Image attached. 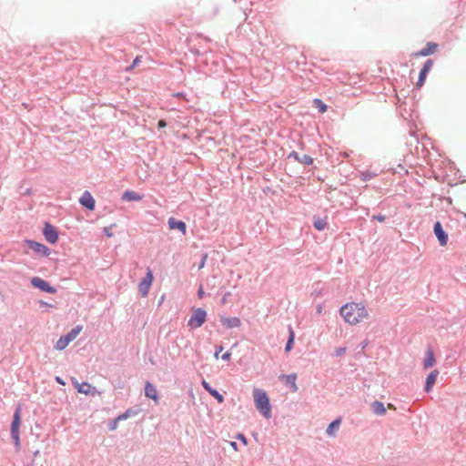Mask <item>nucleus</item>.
Returning <instances> with one entry per match:
<instances>
[{"label":"nucleus","mask_w":466,"mask_h":466,"mask_svg":"<svg viewBox=\"0 0 466 466\" xmlns=\"http://www.w3.org/2000/svg\"><path fill=\"white\" fill-rule=\"evenodd\" d=\"M202 386L208 393H210V390H214L209 386V384L205 380H202Z\"/></svg>","instance_id":"nucleus-32"},{"label":"nucleus","mask_w":466,"mask_h":466,"mask_svg":"<svg viewBox=\"0 0 466 466\" xmlns=\"http://www.w3.org/2000/svg\"><path fill=\"white\" fill-rule=\"evenodd\" d=\"M432 66H433V60L428 59L425 62V64H424V66H423V67L421 68L420 71L424 72L425 75H428V73L431 70Z\"/></svg>","instance_id":"nucleus-26"},{"label":"nucleus","mask_w":466,"mask_h":466,"mask_svg":"<svg viewBox=\"0 0 466 466\" xmlns=\"http://www.w3.org/2000/svg\"><path fill=\"white\" fill-rule=\"evenodd\" d=\"M145 395L147 398L152 399L153 400H155L156 403L158 402L157 390L156 387L152 383H150V382H147L146 383Z\"/></svg>","instance_id":"nucleus-14"},{"label":"nucleus","mask_w":466,"mask_h":466,"mask_svg":"<svg viewBox=\"0 0 466 466\" xmlns=\"http://www.w3.org/2000/svg\"><path fill=\"white\" fill-rule=\"evenodd\" d=\"M340 421H341V420H340V419H338V420H335L334 421H332V422L329 425V427H328V429H327V433H328L329 435H331V436H332V435H334V430H335V429H337V428H339V424H340Z\"/></svg>","instance_id":"nucleus-24"},{"label":"nucleus","mask_w":466,"mask_h":466,"mask_svg":"<svg viewBox=\"0 0 466 466\" xmlns=\"http://www.w3.org/2000/svg\"><path fill=\"white\" fill-rule=\"evenodd\" d=\"M294 339H295V332L292 329V328H289V339H288V342H287V345H286V348H285V350L287 352L291 350V349L293 347Z\"/></svg>","instance_id":"nucleus-23"},{"label":"nucleus","mask_w":466,"mask_h":466,"mask_svg":"<svg viewBox=\"0 0 466 466\" xmlns=\"http://www.w3.org/2000/svg\"><path fill=\"white\" fill-rule=\"evenodd\" d=\"M142 198L139 193L130 190L126 191L122 196V199L126 201H140Z\"/></svg>","instance_id":"nucleus-17"},{"label":"nucleus","mask_w":466,"mask_h":466,"mask_svg":"<svg viewBox=\"0 0 466 466\" xmlns=\"http://www.w3.org/2000/svg\"><path fill=\"white\" fill-rule=\"evenodd\" d=\"M237 438H238V440H240V441H241L245 445H247L248 441H247V439L245 438V436H244V435H242V434H238V435L237 436Z\"/></svg>","instance_id":"nucleus-38"},{"label":"nucleus","mask_w":466,"mask_h":466,"mask_svg":"<svg viewBox=\"0 0 466 466\" xmlns=\"http://www.w3.org/2000/svg\"><path fill=\"white\" fill-rule=\"evenodd\" d=\"M314 104L317 106L320 113H324L328 109V106L320 99H314Z\"/></svg>","instance_id":"nucleus-27"},{"label":"nucleus","mask_w":466,"mask_h":466,"mask_svg":"<svg viewBox=\"0 0 466 466\" xmlns=\"http://www.w3.org/2000/svg\"><path fill=\"white\" fill-rule=\"evenodd\" d=\"M230 446L235 450V451H238V445L235 441H231L230 442Z\"/></svg>","instance_id":"nucleus-42"},{"label":"nucleus","mask_w":466,"mask_h":466,"mask_svg":"<svg viewBox=\"0 0 466 466\" xmlns=\"http://www.w3.org/2000/svg\"><path fill=\"white\" fill-rule=\"evenodd\" d=\"M207 319V312L206 310L198 308L194 309L192 312V316L188 319L187 325L192 329H198L201 327Z\"/></svg>","instance_id":"nucleus-3"},{"label":"nucleus","mask_w":466,"mask_h":466,"mask_svg":"<svg viewBox=\"0 0 466 466\" xmlns=\"http://www.w3.org/2000/svg\"><path fill=\"white\" fill-rule=\"evenodd\" d=\"M439 371L437 370H432L427 377L425 390L429 392L436 382Z\"/></svg>","instance_id":"nucleus-16"},{"label":"nucleus","mask_w":466,"mask_h":466,"mask_svg":"<svg viewBox=\"0 0 466 466\" xmlns=\"http://www.w3.org/2000/svg\"><path fill=\"white\" fill-rule=\"evenodd\" d=\"M435 364V358L432 350L429 349L426 352V358L423 361V367L425 370L432 367Z\"/></svg>","instance_id":"nucleus-19"},{"label":"nucleus","mask_w":466,"mask_h":466,"mask_svg":"<svg viewBox=\"0 0 466 466\" xmlns=\"http://www.w3.org/2000/svg\"><path fill=\"white\" fill-rule=\"evenodd\" d=\"M119 421V420H117V418H116L110 427L111 430H116V427H117V422Z\"/></svg>","instance_id":"nucleus-39"},{"label":"nucleus","mask_w":466,"mask_h":466,"mask_svg":"<svg viewBox=\"0 0 466 466\" xmlns=\"http://www.w3.org/2000/svg\"><path fill=\"white\" fill-rule=\"evenodd\" d=\"M282 379L285 380L287 384H289L293 392H297L299 388L296 383L297 375L295 373L282 376Z\"/></svg>","instance_id":"nucleus-18"},{"label":"nucleus","mask_w":466,"mask_h":466,"mask_svg":"<svg viewBox=\"0 0 466 466\" xmlns=\"http://www.w3.org/2000/svg\"><path fill=\"white\" fill-rule=\"evenodd\" d=\"M253 399L257 410L265 418H271V406L267 392L261 389L253 390Z\"/></svg>","instance_id":"nucleus-2"},{"label":"nucleus","mask_w":466,"mask_h":466,"mask_svg":"<svg viewBox=\"0 0 466 466\" xmlns=\"http://www.w3.org/2000/svg\"><path fill=\"white\" fill-rule=\"evenodd\" d=\"M376 219H378L379 221L382 222L384 221V217L383 216H376L374 217Z\"/></svg>","instance_id":"nucleus-43"},{"label":"nucleus","mask_w":466,"mask_h":466,"mask_svg":"<svg viewBox=\"0 0 466 466\" xmlns=\"http://www.w3.org/2000/svg\"><path fill=\"white\" fill-rule=\"evenodd\" d=\"M207 258H208V255H207V254H205V255L203 256L202 261L200 262V265L198 266V268H199V269H201V268H204L205 263H206V260H207Z\"/></svg>","instance_id":"nucleus-34"},{"label":"nucleus","mask_w":466,"mask_h":466,"mask_svg":"<svg viewBox=\"0 0 466 466\" xmlns=\"http://www.w3.org/2000/svg\"><path fill=\"white\" fill-rule=\"evenodd\" d=\"M176 96H183V94H182V93H177Z\"/></svg>","instance_id":"nucleus-46"},{"label":"nucleus","mask_w":466,"mask_h":466,"mask_svg":"<svg viewBox=\"0 0 466 466\" xmlns=\"http://www.w3.org/2000/svg\"><path fill=\"white\" fill-rule=\"evenodd\" d=\"M157 126H158V127L162 128V127H165L167 126V123H166L165 120L161 119V120L158 121Z\"/></svg>","instance_id":"nucleus-41"},{"label":"nucleus","mask_w":466,"mask_h":466,"mask_svg":"<svg viewBox=\"0 0 466 466\" xmlns=\"http://www.w3.org/2000/svg\"><path fill=\"white\" fill-rule=\"evenodd\" d=\"M230 357H231V353H230V352H228H228H226V353H224V354L221 356L222 360H230Z\"/></svg>","instance_id":"nucleus-37"},{"label":"nucleus","mask_w":466,"mask_h":466,"mask_svg":"<svg viewBox=\"0 0 466 466\" xmlns=\"http://www.w3.org/2000/svg\"><path fill=\"white\" fill-rule=\"evenodd\" d=\"M81 330H82V327L76 326L69 333H67L65 337L66 338V339L69 342H71L78 336V334L80 333Z\"/></svg>","instance_id":"nucleus-21"},{"label":"nucleus","mask_w":466,"mask_h":466,"mask_svg":"<svg viewBox=\"0 0 466 466\" xmlns=\"http://www.w3.org/2000/svg\"><path fill=\"white\" fill-rule=\"evenodd\" d=\"M222 350H223V347L222 346L217 347L216 352H215V358L216 359H218V354L221 353Z\"/></svg>","instance_id":"nucleus-36"},{"label":"nucleus","mask_w":466,"mask_h":466,"mask_svg":"<svg viewBox=\"0 0 466 466\" xmlns=\"http://www.w3.org/2000/svg\"><path fill=\"white\" fill-rule=\"evenodd\" d=\"M31 284L43 291H46L50 294H55L56 292V289L50 286L49 283L38 277H35L31 279Z\"/></svg>","instance_id":"nucleus-6"},{"label":"nucleus","mask_w":466,"mask_h":466,"mask_svg":"<svg viewBox=\"0 0 466 466\" xmlns=\"http://www.w3.org/2000/svg\"><path fill=\"white\" fill-rule=\"evenodd\" d=\"M141 58H142V56H137L134 59V61H133L132 65H131L128 68H127V71H129V70L134 69L136 66H137V65L141 62Z\"/></svg>","instance_id":"nucleus-30"},{"label":"nucleus","mask_w":466,"mask_h":466,"mask_svg":"<svg viewBox=\"0 0 466 466\" xmlns=\"http://www.w3.org/2000/svg\"><path fill=\"white\" fill-rule=\"evenodd\" d=\"M167 223L170 229H178L183 235L187 233V226L185 222L177 220L175 218H170Z\"/></svg>","instance_id":"nucleus-13"},{"label":"nucleus","mask_w":466,"mask_h":466,"mask_svg":"<svg viewBox=\"0 0 466 466\" xmlns=\"http://www.w3.org/2000/svg\"><path fill=\"white\" fill-rule=\"evenodd\" d=\"M21 409H16L15 414H14V420L12 422L11 426V434L15 441L16 442L19 441V427L21 423V418H20Z\"/></svg>","instance_id":"nucleus-7"},{"label":"nucleus","mask_w":466,"mask_h":466,"mask_svg":"<svg viewBox=\"0 0 466 466\" xmlns=\"http://www.w3.org/2000/svg\"><path fill=\"white\" fill-rule=\"evenodd\" d=\"M153 280L154 276L152 270L147 268L146 277L138 284V290L142 297L145 298L148 295Z\"/></svg>","instance_id":"nucleus-4"},{"label":"nucleus","mask_w":466,"mask_h":466,"mask_svg":"<svg viewBox=\"0 0 466 466\" xmlns=\"http://www.w3.org/2000/svg\"><path fill=\"white\" fill-rule=\"evenodd\" d=\"M204 295H205V292L203 290V287L200 286L198 290V298L202 299L204 297Z\"/></svg>","instance_id":"nucleus-35"},{"label":"nucleus","mask_w":466,"mask_h":466,"mask_svg":"<svg viewBox=\"0 0 466 466\" xmlns=\"http://www.w3.org/2000/svg\"><path fill=\"white\" fill-rule=\"evenodd\" d=\"M433 231L439 240L440 245L445 247L448 242V235L442 229L441 224L439 221L434 224Z\"/></svg>","instance_id":"nucleus-10"},{"label":"nucleus","mask_w":466,"mask_h":466,"mask_svg":"<svg viewBox=\"0 0 466 466\" xmlns=\"http://www.w3.org/2000/svg\"><path fill=\"white\" fill-rule=\"evenodd\" d=\"M44 236L46 239L52 244H55L58 240V233L55 227L50 225L49 223H46L44 230Z\"/></svg>","instance_id":"nucleus-8"},{"label":"nucleus","mask_w":466,"mask_h":466,"mask_svg":"<svg viewBox=\"0 0 466 466\" xmlns=\"http://www.w3.org/2000/svg\"><path fill=\"white\" fill-rule=\"evenodd\" d=\"M303 162H304L305 164H307V165H310V164H312L313 159H312V157H310L309 156H304V157H303Z\"/></svg>","instance_id":"nucleus-33"},{"label":"nucleus","mask_w":466,"mask_h":466,"mask_svg":"<svg viewBox=\"0 0 466 466\" xmlns=\"http://www.w3.org/2000/svg\"><path fill=\"white\" fill-rule=\"evenodd\" d=\"M345 350H346L345 348H339V349L336 350V353H337L338 356H340V355H342L345 352Z\"/></svg>","instance_id":"nucleus-40"},{"label":"nucleus","mask_w":466,"mask_h":466,"mask_svg":"<svg viewBox=\"0 0 466 466\" xmlns=\"http://www.w3.org/2000/svg\"><path fill=\"white\" fill-rule=\"evenodd\" d=\"M314 227L318 230H323L327 227V221L325 219H321V218L317 219L314 222Z\"/></svg>","instance_id":"nucleus-25"},{"label":"nucleus","mask_w":466,"mask_h":466,"mask_svg":"<svg viewBox=\"0 0 466 466\" xmlns=\"http://www.w3.org/2000/svg\"><path fill=\"white\" fill-rule=\"evenodd\" d=\"M388 409H390V410H396L395 406H394L393 404H391V403H389V404H388Z\"/></svg>","instance_id":"nucleus-44"},{"label":"nucleus","mask_w":466,"mask_h":466,"mask_svg":"<svg viewBox=\"0 0 466 466\" xmlns=\"http://www.w3.org/2000/svg\"><path fill=\"white\" fill-rule=\"evenodd\" d=\"M318 311H319V313L321 312V307L320 306L318 308Z\"/></svg>","instance_id":"nucleus-47"},{"label":"nucleus","mask_w":466,"mask_h":466,"mask_svg":"<svg viewBox=\"0 0 466 466\" xmlns=\"http://www.w3.org/2000/svg\"><path fill=\"white\" fill-rule=\"evenodd\" d=\"M56 381H57L58 383H60V384H62V385H64V384H65V382H64V381H63L59 377H56Z\"/></svg>","instance_id":"nucleus-45"},{"label":"nucleus","mask_w":466,"mask_h":466,"mask_svg":"<svg viewBox=\"0 0 466 466\" xmlns=\"http://www.w3.org/2000/svg\"><path fill=\"white\" fill-rule=\"evenodd\" d=\"M25 243L37 255L42 257H48L50 255L49 248L42 243H38L34 240H25Z\"/></svg>","instance_id":"nucleus-5"},{"label":"nucleus","mask_w":466,"mask_h":466,"mask_svg":"<svg viewBox=\"0 0 466 466\" xmlns=\"http://www.w3.org/2000/svg\"><path fill=\"white\" fill-rule=\"evenodd\" d=\"M220 321L222 322V324L224 326H226L227 328H229V329L238 328L241 324L240 319L237 317H232V318L221 317Z\"/></svg>","instance_id":"nucleus-15"},{"label":"nucleus","mask_w":466,"mask_h":466,"mask_svg":"<svg viewBox=\"0 0 466 466\" xmlns=\"http://www.w3.org/2000/svg\"><path fill=\"white\" fill-rule=\"evenodd\" d=\"M73 384L79 393L85 395H95L98 393L96 388L87 382L79 383L76 380H73Z\"/></svg>","instance_id":"nucleus-9"},{"label":"nucleus","mask_w":466,"mask_h":466,"mask_svg":"<svg viewBox=\"0 0 466 466\" xmlns=\"http://www.w3.org/2000/svg\"><path fill=\"white\" fill-rule=\"evenodd\" d=\"M438 45L435 43L429 42L425 48L414 53L415 57L427 56L436 52Z\"/></svg>","instance_id":"nucleus-12"},{"label":"nucleus","mask_w":466,"mask_h":466,"mask_svg":"<svg viewBox=\"0 0 466 466\" xmlns=\"http://www.w3.org/2000/svg\"><path fill=\"white\" fill-rule=\"evenodd\" d=\"M340 314L344 320L350 325H356L369 317V312L365 306L355 302L348 303L341 307Z\"/></svg>","instance_id":"nucleus-1"},{"label":"nucleus","mask_w":466,"mask_h":466,"mask_svg":"<svg viewBox=\"0 0 466 466\" xmlns=\"http://www.w3.org/2000/svg\"><path fill=\"white\" fill-rule=\"evenodd\" d=\"M209 394L213 396L219 403L224 401V397L217 390H210Z\"/></svg>","instance_id":"nucleus-29"},{"label":"nucleus","mask_w":466,"mask_h":466,"mask_svg":"<svg viewBox=\"0 0 466 466\" xmlns=\"http://www.w3.org/2000/svg\"><path fill=\"white\" fill-rule=\"evenodd\" d=\"M69 344V341L66 339L65 336H62L59 338V339L56 341L55 348L58 350H64L67 345Z\"/></svg>","instance_id":"nucleus-22"},{"label":"nucleus","mask_w":466,"mask_h":466,"mask_svg":"<svg viewBox=\"0 0 466 466\" xmlns=\"http://www.w3.org/2000/svg\"><path fill=\"white\" fill-rule=\"evenodd\" d=\"M371 410L372 411L377 415H384L386 413V408L384 407V404L380 401H374L371 404Z\"/></svg>","instance_id":"nucleus-20"},{"label":"nucleus","mask_w":466,"mask_h":466,"mask_svg":"<svg viewBox=\"0 0 466 466\" xmlns=\"http://www.w3.org/2000/svg\"><path fill=\"white\" fill-rule=\"evenodd\" d=\"M79 201L84 207H86L89 210H94L96 202L94 198L88 191H85L83 193Z\"/></svg>","instance_id":"nucleus-11"},{"label":"nucleus","mask_w":466,"mask_h":466,"mask_svg":"<svg viewBox=\"0 0 466 466\" xmlns=\"http://www.w3.org/2000/svg\"><path fill=\"white\" fill-rule=\"evenodd\" d=\"M130 412H131V411H130L129 410H127L125 413H123V414L119 415V416L117 417V420H123L127 419V418L130 416Z\"/></svg>","instance_id":"nucleus-31"},{"label":"nucleus","mask_w":466,"mask_h":466,"mask_svg":"<svg viewBox=\"0 0 466 466\" xmlns=\"http://www.w3.org/2000/svg\"><path fill=\"white\" fill-rule=\"evenodd\" d=\"M426 77H427V75H425L424 72L420 71V75H419V79H418V81L416 83V86L418 88H420L424 85Z\"/></svg>","instance_id":"nucleus-28"}]
</instances>
